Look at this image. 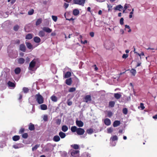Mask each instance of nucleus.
I'll return each mask as SVG.
<instances>
[{"label":"nucleus","mask_w":157,"mask_h":157,"mask_svg":"<svg viewBox=\"0 0 157 157\" xmlns=\"http://www.w3.org/2000/svg\"><path fill=\"white\" fill-rule=\"evenodd\" d=\"M8 53L9 56L12 59L15 58L17 56V52L16 51L8 49Z\"/></svg>","instance_id":"nucleus-1"},{"label":"nucleus","mask_w":157,"mask_h":157,"mask_svg":"<svg viewBox=\"0 0 157 157\" xmlns=\"http://www.w3.org/2000/svg\"><path fill=\"white\" fill-rule=\"evenodd\" d=\"M37 60L36 59H34L30 63L29 67V70L31 71H35L37 68H35V65Z\"/></svg>","instance_id":"nucleus-2"},{"label":"nucleus","mask_w":157,"mask_h":157,"mask_svg":"<svg viewBox=\"0 0 157 157\" xmlns=\"http://www.w3.org/2000/svg\"><path fill=\"white\" fill-rule=\"evenodd\" d=\"M104 46L106 49L110 50L113 48L114 45L111 42L107 41L105 43Z\"/></svg>","instance_id":"nucleus-3"},{"label":"nucleus","mask_w":157,"mask_h":157,"mask_svg":"<svg viewBox=\"0 0 157 157\" xmlns=\"http://www.w3.org/2000/svg\"><path fill=\"white\" fill-rule=\"evenodd\" d=\"M70 153L73 157H79V151L78 150L71 149L70 151Z\"/></svg>","instance_id":"nucleus-4"},{"label":"nucleus","mask_w":157,"mask_h":157,"mask_svg":"<svg viewBox=\"0 0 157 157\" xmlns=\"http://www.w3.org/2000/svg\"><path fill=\"white\" fill-rule=\"evenodd\" d=\"M36 101L39 104H41L44 102V98L43 97L39 94L35 95Z\"/></svg>","instance_id":"nucleus-5"},{"label":"nucleus","mask_w":157,"mask_h":157,"mask_svg":"<svg viewBox=\"0 0 157 157\" xmlns=\"http://www.w3.org/2000/svg\"><path fill=\"white\" fill-rule=\"evenodd\" d=\"M118 140V137L116 135L112 136L110 138V144L112 146H114L116 145V142H114V144H113L112 143H113V141L117 142Z\"/></svg>","instance_id":"nucleus-6"},{"label":"nucleus","mask_w":157,"mask_h":157,"mask_svg":"<svg viewBox=\"0 0 157 157\" xmlns=\"http://www.w3.org/2000/svg\"><path fill=\"white\" fill-rule=\"evenodd\" d=\"M86 0H73L74 3L75 4L84 6Z\"/></svg>","instance_id":"nucleus-7"},{"label":"nucleus","mask_w":157,"mask_h":157,"mask_svg":"<svg viewBox=\"0 0 157 157\" xmlns=\"http://www.w3.org/2000/svg\"><path fill=\"white\" fill-rule=\"evenodd\" d=\"M91 100V97L90 95H87L84 97V101L88 103H90Z\"/></svg>","instance_id":"nucleus-8"},{"label":"nucleus","mask_w":157,"mask_h":157,"mask_svg":"<svg viewBox=\"0 0 157 157\" xmlns=\"http://www.w3.org/2000/svg\"><path fill=\"white\" fill-rule=\"evenodd\" d=\"M85 132L84 130L81 128H78L76 133L78 135H82Z\"/></svg>","instance_id":"nucleus-9"},{"label":"nucleus","mask_w":157,"mask_h":157,"mask_svg":"<svg viewBox=\"0 0 157 157\" xmlns=\"http://www.w3.org/2000/svg\"><path fill=\"white\" fill-rule=\"evenodd\" d=\"M7 85L10 88V89H13L15 87V83L12 82L10 81H9L7 83Z\"/></svg>","instance_id":"nucleus-10"},{"label":"nucleus","mask_w":157,"mask_h":157,"mask_svg":"<svg viewBox=\"0 0 157 157\" xmlns=\"http://www.w3.org/2000/svg\"><path fill=\"white\" fill-rule=\"evenodd\" d=\"M19 50L24 52H25L26 51V48L24 44H21L19 46Z\"/></svg>","instance_id":"nucleus-11"},{"label":"nucleus","mask_w":157,"mask_h":157,"mask_svg":"<svg viewBox=\"0 0 157 157\" xmlns=\"http://www.w3.org/2000/svg\"><path fill=\"white\" fill-rule=\"evenodd\" d=\"M76 123V125L79 127H82L84 125L83 123L81 121L77 120Z\"/></svg>","instance_id":"nucleus-12"},{"label":"nucleus","mask_w":157,"mask_h":157,"mask_svg":"<svg viewBox=\"0 0 157 157\" xmlns=\"http://www.w3.org/2000/svg\"><path fill=\"white\" fill-rule=\"evenodd\" d=\"M104 123L107 126H109L111 124V121L109 119L106 118L104 120Z\"/></svg>","instance_id":"nucleus-13"},{"label":"nucleus","mask_w":157,"mask_h":157,"mask_svg":"<svg viewBox=\"0 0 157 157\" xmlns=\"http://www.w3.org/2000/svg\"><path fill=\"white\" fill-rule=\"evenodd\" d=\"M23 147V144H19L16 145H14L13 146V147L15 149L19 148L22 147Z\"/></svg>","instance_id":"nucleus-14"},{"label":"nucleus","mask_w":157,"mask_h":157,"mask_svg":"<svg viewBox=\"0 0 157 157\" xmlns=\"http://www.w3.org/2000/svg\"><path fill=\"white\" fill-rule=\"evenodd\" d=\"M42 29L44 31L48 33H50L52 31L51 29L47 27H44Z\"/></svg>","instance_id":"nucleus-15"},{"label":"nucleus","mask_w":157,"mask_h":157,"mask_svg":"<svg viewBox=\"0 0 157 157\" xmlns=\"http://www.w3.org/2000/svg\"><path fill=\"white\" fill-rule=\"evenodd\" d=\"M6 75H7V74L5 72H3L1 76H0V82L1 83L3 82L4 80H5V77H3V75L5 76Z\"/></svg>","instance_id":"nucleus-16"},{"label":"nucleus","mask_w":157,"mask_h":157,"mask_svg":"<svg viewBox=\"0 0 157 157\" xmlns=\"http://www.w3.org/2000/svg\"><path fill=\"white\" fill-rule=\"evenodd\" d=\"M60 139L59 136L58 135L54 136L53 138V140L55 142H58L60 140Z\"/></svg>","instance_id":"nucleus-17"},{"label":"nucleus","mask_w":157,"mask_h":157,"mask_svg":"<svg viewBox=\"0 0 157 157\" xmlns=\"http://www.w3.org/2000/svg\"><path fill=\"white\" fill-rule=\"evenodd\" d=\"M121 124V122L120 121H115L113 123V126L114 127H117L119 126Z\"/></svg>","instance_id":"nucleus-18"},{"label":"nucleus","mask_w":157,"mask_h":157,"mask_svg":"<svg viewBox=\"0 0 157 157\" xmlns=\"http://www.w3.org/2000/svg\"><path fill=\"white\" fill-rule=\"evenodd\" d=\"M59 135L62 139L64 138L66 136V134L61 131L59 132Z\"/></svg>","instance_id":"nucleus-19"},{"label":"nucleus","mask_w":157,"mask_h":157,"mask_svg":"<svg viewBox=\"0 0 157 157\" xmlns=\"http://www.w3.org/2000/svg\"><path fill=\"white\" fill-rule=\"evenodd\" d=\"M50 98L52 101L54 102H56L57 101V98L54 95L52 96Z\"/></svg>","instance_id":"nucleus-20"},{"label":"nucleus","mask_w":157,"mask_h":157,"mask_svg":"<svg viewBox=\"0 0 157 157\" xmlns=\"http://www.w3.org/2000/svg\"><path fill=\"white\" fill-rule=\"evenodd\" d=\"M18 62L20 64H23L25 61V59L22 58H20L18 59Z\"/></svg>","instance_id":"nucleus-21"},{"label":"nucleus","mask_w":157,"mask_h":157,"mask_svg":"<svg viewBox=\"0 0 157 157\" xmlns=\"http://www.w3.org/2000/svg\"><path fill=\"white\" fill-rule=\"evenodd\" d=\"M72 81L71 78H70L66 80V83L68 85H70L71 84Z\"/></svg>","instance_id":"nucleus-22"},{"label":"nucleus","mask_w":157,"mask_h":157,"mask_svg":"<svg viewBox=\"0 0 157 157\" xmlns=\"http://www.w3.org/2000/svg\"><path fill=\"white\" fill-rule=\"evenodd\" d=\"M123 8V7L121 5H119L114 7V10L121 11V10L120 9H122Z\"/></svg>","instance_id":"nucleus-23"},{"label":"nucleus","mask_w":157,"mask_h":157,"mask_svg":"<svg viewBox=\"0 0 157 157\" xmlns=\"http://www.w3.org/2000/svg\"><path fill=\"white\" fill-rule=\"evenodd\" d=\"M40 108L42 110H45L47 109V106L45 104H42L40 105Z\"/></svg>","instance_id":"nucleus-24"},{"label":"nucleus","mask_w":157,"mask_h":157,"mask_svg":"<svg viewBox=\"0 0 157 157\" xmlns=\"http://www.w3.org/2000/svg\"><path fill=\"white\" fill-rule=\"evenodd\" d=\"M114 97L117 99H118L121 97V95L119 93H115L114 94Z\"/></svg>","instance_id":"nucleus-25"},{"label":"nucleus","mask_w":157,"mask_h":157,"mask_svg":"<svg viewBox=\"0 0 157 157\" xmlns=\"http://www.w3.org/2000/svg\"><path fill=\"white\" fill-rule=\"evenodd\" d=\"M26 44L28 48L29 49H33V45L30 43L29 42H26Z\"/></svg>","instance_id":"nucleus-26"},{"label":"nucleus","mask_w":157,"mask_h":157,"mask_svg":"<svg viewBox=\"0 0 157 157\" xmlns=\"http://www.w3.org/2000/svg\"><path fill=\"white\" fill-rule=\"evenodd\" d=\"M79 11L77 9H75L73 11V14L75 16H76L79 14Z\"/></svg>","instance_id":"nucleus-27"},{"label":"nucleus","mask_w":157,"mask_h":157,"mask_svg":"<svg viewBox=\"0 0 157 157\" xmlns=\"http://www.w3.org/2000/svg\"><path fill=\"white\" fill-rule=\"evenodd\" d=\"M34 40L35 42L38 43L40 41V39L38 36H35L34 38Z\"/></svg>","instance_id":"nucleus-28"},{"label":"nucleus","mask_w":157,"mask_h":157,"mask_svg":"<svg viewBox=\"0 0 157 157\" xmlns=\"http://www.w3.org/2000/svg\"><path fill=\"white\" fill-rule=\"evenodd\" d=\"M71 147L75 150H78L79 148V146L77 144H74L71 145Z\"/></svg>","instance_id":"nucleus-29"},{"label":"nucleus","mask_w":157,"mask_h":157,"mask_svg":"<svg viewBox=\"0 0 157 157\" xmlns=\"http://www.w3.org/2000/svg\"><path fill=\"white\" fill-rule=\"evenodd\" d=\"M29 129L30 131L33 130L35 129L34 125L30 123L29 125Z\"/></svg>","instance_id":"nucleus-30"},{"label":"nucleus","mask_w":157,"mask_h":157,"mask_svg":"<svg viewBox=\"0 0 157 157\" xmlns=\"http://www.w3.org/2000/svg\"><path fill=\"white\" fill-rule=\"evenodd\" d=\"M68 128L65 125H63L62 127V130L63 132H65L68 130Z\"/></svg>","instance_id":"nucleus-31"},{"label":"nucleus","mask_w":157,"mask_h":157,"mask_svg":"<svg viewBox=\"0 0 157 157\" xmlns=\"http://www.w3.org/2000/svg\"><path fill=\"white\" fill-rule=\"evenodd\" d=\"M45 33L44 32V31L42 30L40 31L38 34V35L41 37H44L45 36Z\"/></svg>","instance_id":"nucleus-32"},{"label":"nucleus","mask_w":157,"mask_h":157,"mask_svg":"<svg viewBox=\"0 0 157 157\" xmlns=\"http://www.w3.org/2000/svg\"><path fill=\"white\" fill-rule=\"evenodd\" d=\"M78 128L75 126H72L71 128V130L72 132H77Z\"/></svg>","instance_id":"nucleus-33"},{"label":"nucleus","mask_w":157,"mask_h":157,"mask_svg":"<svg viewBox=\"0 0 157 157\" xmlns=\"http://www.w3.org/2000/svg\"><path fill=\"white\" fill-rule=\"evenodd\" d=\"M71 75V73L70 72L68 71L66 73L64 76V77L66 78L70 77Z\"/></svg>","instance_id":"nucleus-34"},{"label":"nucleus","mask_w":157,"mask_h":157,"mask_svg":"<svg viewBox=\"0 0 157 157\" xmlns=\"http://www.w3.org/2000/svg\"><path fill=\"white\" fill-rule=\"evenodd\" d=\"M33 37V35L32 34H27L25 36V39L28 40H30Z\"/></svg>","instance_id":"nucleus-35"},{"label":"nucleus","mask_w":157,"mask_h":157,"mask_svg":"<svg viewBox=\"0 0 157 157\" xmlns=\"http://www.w3.org/2000/svg\"><path fill=\"white\" fill-rule=\"evenodd\" d=\"M20 138L19 136H15L13 137V140L14 141H17L19 140Z\"/></svg>","instance_id":"nucleus-36"},{"label":"nucleus","mask_w":157,"mask_h":157,"mask_svg":"<svg viewBox=\"0 0 157 157\" xmlns=\"http://www.w3.org/2000/svg\"><path fill=\"white\" fill-rule=\"evenodd\" d=\"M14 72L15 74H19L21 72V69L19 67H17L16 68Z\"/></svg>","instance_id":"nucleus-37"},{"label":"nucleus","mask_w":157,"mask_h":157,"mask_svg":"<svg viewBox=\"0 0 157 157\" xmlns=\"http://www.w3.org/2000/svg\"><path fill=\"white\" fill-rule=\"evenodd\" d=\"M93 132L94 131L93 129L91 128L87 129L86 130V132L89 134H92Z\"/></svg>","instance_id":"nucleus-38"},{"label":"nucleus","mask_w":157,"mask_h":157,"mask_svg":"<svg viewBox=\"0 0 157 157\" xmlns=\"http://www.w3.org/2000/svg\"><path fill=\"white\" fill-rule=\"evenodd\" d=\"M113 130V128L112 127H110L107 128V133H110L112 132Z\"/></svg>","instance_id":"nucleus-39"},{"label":"nucleus","mask_w":157,"mask_h":157,"mask_svg":"<svg viewBox=\"0 0 157 157\" xmlns=\"http://www.w3.org/2000/svg\"><path fill=\"white\" fill-rule=\"evenodd\" d=\"M23 91L25 93H27L29 91V89L28 88L25 87H24L22 89Z\"/></svg>","instance_id":"nucleus-40"},{"label":"nucleus","mask_w":157,"mask_h":157,"mask_svg":"<svg viewBox=\"0 0 157 157\" xmlns=\"http://www.w3.org/2000/svg\"><path fill=\"white\" fill-rule=\"evenodd\" d=\"M42 22V19L41 18L37 20L36 22V25H40Z\"/></svg>","instance_id":"nucleus-41"},{"label":"nucleus","mask_w":157,"mask_h":157,"mask_svg":"<svg viewBox=\"0 0 157 157\" xmlns=\"http://www.w3.org/2000/svg\"><path fill=\"white\" fill-rule=\"evenodd\" d=\"M141 108V110H143L145 108V107L144 106V105L143 103H141L140 104V106H139L138 107V108L140 109V108Z\"/></svg>","instance_id":"nucleus-42"},{"label":"nucleus","mask_w":157,"mask_h":157,"mask_svg":"<svg viewBox=\"0 0 157 157\" xmlns=\"http://www.w3.org/2000/svg\"><path fill=\"white\" fill-rule=\"evenodd\" d=\"M122 112L124 114L126 115L128 113V109L126 108H123L122 110Z\"/></svg>","instance_id":"nucleus-43"},{"label":"nucleus","mask_w":157,"mask_h":157,"mask_svg":"<svg viewBox=\"0 0 157 157\" xmlns=\"http://www.w3.org/2000/svg\"><path fill=\"white\" fill-rule=\"evenodd\" d=\"M34 12V10L33 9H32L28 11V14L29 15H32L33 13Z\"/></svg>","instance_id":"nucleus-44"},{"label":"nucleus","mask_w":157,"mask_h":157,"mask_svg":"<svg viewBox=\"0 0 157 157\" xmlns=\"http://www.w3.org/2000/svg\"><path fill=\"white\" fill-rule=\"evenodd\" d=\"M76 90V89L74 87H71L70 88L69 90V92H72L75 91Z\"/></svg>","instance_id":"nucleus-45"},{"label":"nucleus","mask_w":157,"mask_h":157,"mask_svg":"<svg viewBox=\"0 0 157 157\" xmlns=\"http://www.w3.org/2000/svg\"><path fill=\"white\" fill-rule=\"evenodd\" d=\"M48 115H44L43 117V120L45 121H48Z\"/></svg>","instance_id":"nucleus-46"},{"label":"nucleus","mask_w":157,"mask_h":157,"mask_svg":"<svg viewBox=\"0 0 157 157\" xmlns=\"http://www.w3.org/2000/svg\"><path fill=\"white\" fill-rule=\"evenodd\" d=\"M115 102L113 101H111L109 102V106L111 107H113L114 106Z\"/></svg>","instance_id":"nucleus-47"},{"label":"nucleus","mask_w":157,"mask_h":157,"mask_svg":"<svg viewBox=\"0 0 157 157\" xmlns=\"http://www.w3.org/2000/svg\"><path fill=\"white\" fill-rule=\"evenodd\" d=\"M84 157H90V154L88 153H84L83 154Z\"/></svg>","instance_id":"nucleus-48"},{"label":"nucleus","mask_w":157,"mask_h":157,"mask_svg":"<svg viewBox=\"0 0 157 157\" xmlns=\"http://www.w3.org/2000/svg\"><path fill=\"white\" fill-rule=\"evenodd\" d=\"M39 146V145L37 144L35 145L32 148V150L33 151L36 150Z\"/></svg>","instance_id":"nucleus-49"},{"label":"nucleus","mask_w":157,"mask_h":157,"mask_svg":"<svg viewBox=\"0 0 157 157\" xmlns=\"http://www.w3.org/2000/svg\"><path fill=\"white\" fill-rule=\"evenodd\" d=\"M52 20L55 21L56 22L57 20V17L55 16H52Z\"/></svg>","instance_id":"nucleus-50"},{"label":"nucleus","mask_w":157,"mask_h":157,"mask_svg":"<svg viewBox=\"0 0 157 157\" xmlns=\"http://www.w3.org/2000/svg\"><path fill=\"white\" fill-rule=\"evenodd\" d=\"M19 28V26L18 25L15 26L13 27V29L15 31H17Z\"/></svg>","instance_id":"nucleus-51"},{"label":"nucleus","mask_w":157,"mask_h":157,"mask_svg":"<svg viewBox=\"0 0 157 157\" xmlns=\"http://www.w3.org/2000/svg\"><path fill=\"white\" fill-rule=\"evenodd\" d=\"M56 124L57 125H59L61 123V120L60 119H57L56 122Z\"/></svg>","instance_id":"nucleus-52"},{"label":"nucleus","mask_w":157,"mask_h":157,"mask_svg":"<svg viewBox=\"0 0 157 157\" xmlns=\"http://www.w3.org/2000/svg\"><path fill=\"white\" fill-rule=\"evenodd\" d=\"M67 154L65 152H63L61 154V156L62 157H66L67 156Z\"/></svg>","instance_id":"nucleus-53"},{"label":"nucleus","mask_w":157,"mask_h":157,"mask_svg":"<svg viewBox=\"0 0 157 157\" xmlns=\"http://www.w3.org/2000/svg\"><path fill=\"white\" fill-rule=\"evenodd\" d=\"M28 136V134L27 133L23 134L22 135V137L23 138L26 139L27 138Z\"/></svg>","instance_id":"nucleus-54"},{"label":"nucleus","mask_w":157,"mask_h":157,"mask_svg":"<svg viewBox=\"0 0 157 157\" xmlns=\"http://www.w3.org/2000/svg\"><path fill=\"white\" fill-rule=\"evenodd\" d=\"M131 72L134 76L136 73V71L134 69H132Z\"/></svg>","instance_id":"nucleus-55"},{"label":"nucleus","mask_w":157,"mask_h":157,"mask_svg":"<svg viewBox=\"0 0 157 157\" xmlns=\"http://www.w3.org/2000/svg\"><path fill=\"white\" fill-rule=\"evenodd\" d=\"M124 19L122 17L121 18L120 20V24L121 25H123L124 24Z\"/></svg>","instance_id":"nucleus-56"},{"label":"nucleus","mask_w":157,"mask_h":157,"mask_svg":"<svg viewBox=\"0 0 157 157\" xmlns=\"http://www.w3.org/2000/svg\"><path fill=\"white\" fill-rule=\"evenodd\" d=\"M25 131V129L24 128H21L20 130L19 131V133L21 134L23 133Z\"/></svg>","instance_id":"nucleus-57"},{"label":"nucleus","mask_w":157,"mask_h":157,"mask_svg":"<svg viewBox=\"0 0 157 157\" xmlns=\"http://www.w3.org/2000/svg\"><path fill=\"white\" fill-rule=\"evenodd\" d=\"M128 56V55L127 54H124L122 56V57L123 59H126Z\"/></svg>","instance_id":"nucleus-58"},{"label":"nucleus","mask_w":157,"mask_h":157,"mask_svg":"<svg viewBox=\"0 0 157 157\" xmlns=\"http://www.w3.org/2000/svg\"><path fill=\"white\" fill-rule=\"evenodd\" d=\"M129 4H125L124 6V8L125 9V10H126L128 7H129Z\"/></svg>","instance_id":"nucleus-59"},{"label":"nucleus","mask_w":157,"mask_h":157,"mask_svg":"<svg viewBox=\"0 0 157 157\" xmlns=\"http://www.w3.org/2000/svg\"><path fill=\"white\" fill-rule=\"evenodd\" d=\"M69 6V4L68 3H65L64 4V6L65 8H67Z\"/></svg>","instance_id":"nucleus-60"},{"label":"nucleus","mask_w":157,"mask_h":157,"mask_svg":"<svg viewBox=\"0 0 157 157\" xmlns=\"http://www.w3.org/2000/svg\"><path fill=\"white\" fill-rule=\"evenodd\" d=\"M137 54L140 57V59H141V56H144V53L143 52H142L140 54L137 53Z\"/></svg>","instance_id":"nucleus-61"},{"label":"nucleus","mask_w":157,"mask_h":157,"mask_svg":"<svg viewBox=\"0 0 157 157\" xmlns=\"http://www.w3.org/2000/svg\"><path fill=\"white\" fill-rule=\"evenodd\" d=\"M14 43L17 44H19L20 43V41L19 40H17L14 41Z\"/></svg>","instance_id":"nucleus-62"},{"label":"nucleus","mask_w":157,"mask_h":157,"mask_svg":"<svg viewBox=\"0 0 157 157\" xmlns=\"http://www.w3.org/2000/svg\"><path fill=\"white\" fill-rule=\"evenodd\" d=\"M67 105H71L72 104V102L71 101H68L67 102Z\"/></svg>","instance_id":"nucleus-63"},{"label":"nucleus","mask_w":157,"mask_h":157,"mask_svg":"<svg viewBox=\"0 0 157 157\" xmlns=\"http://www.w3.org/2000/svg\"><path fill=\"white\" fill-rule=\"evenodd\" d=\"M90 35L91 36L93 37L94 36V33L93 32H91L90 33Z\"/></svg>","instance_id":"nucleus-64"}]
</instances>
